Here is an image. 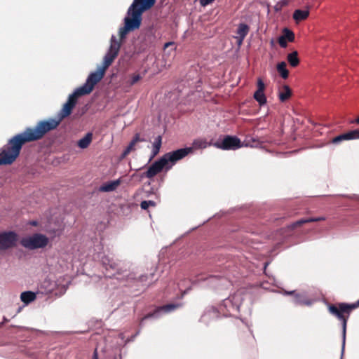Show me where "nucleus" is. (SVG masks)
<instances>
[{"instance_id":"obj_29","label":"nucleus","mask_w":359,"mask_h":359,"mask_svg":"<svg viewBox=\"0 0 359 359\" xmlns=\"http://www.w3.org/2000/svg\"><path fill=\"white\" fill-rule=\"evenodd\" d=\"M288 4L287 0H281L276 3V4L274 6V10L276 11H280L283 7L286 6Z\"/></svg>"},{"instance_id":"obj_37","label":"nucleus","mask_w":359,"mask_h":359,"mask_svg":"<svg viewBox=\"0 0 359 359\" xmlns=\"http://www.w3.org/2000/svg\"><path fill=\"white\" fill-rule=\"evenodd\" d=\"M173 44H174V43H173V42H167V43H165V45H164V48H168V47H169L170 46H172V45H173Z\"/></svg>"},{"instance_id":"obj_22","label":"nucleus","mask_w":359,"mask_h":359,"mask_svg":"<svg viewBox=\"0 0 359 359\" xmlns=\"http://www.w3.org/2000/svg\"><path fill=\"white\" fill-rule=\"evenodd\" d=\"M309 15V10H295L293 13V18L296 22L306 20Z\"/></svg>"},{"instance_id":"obj_42","label":"nucleus","mask_w":359,"mask_h":359,"mask_svg":"<svg viewBox=\"0 0 359 359\" xmlns=\"http://www.w3.org/2000/svg\"><path fill=\"white\" fill-rule=\"evenodd\" d=\"M153 276H154V274H153V273H151L149 276L152 278V277H153Z\"/></svg>"},{"instance_id":"obj_39","label":"nucleus","mask_w":359,"mask_h":359,"mask_svg":"<svg viewBox=\"0 0 359 359\" xmlns=\"http://www.w3.org/2000/svg\"><path fill=\"white\" fill-rule=\"evenodd\" d=\"M352 123L359 124V116L357 118H355L353 121H352Z\"/></svg>"},{"instance_id":"obj_21","label":"nucleus","mask_w":359,"mask_h":359,"mask_svg":"<svg viewBox=\"0 0 359 359\" xmlns=\"http://www.w3.org/2000/svg\"><path fill=\"white\" fill-rule=\"evenodd\" d=\"M292 96V90L287 85H284L283 90L278 93V98L280 102H284L289 100Z\"/></svg>"},{"instance_id":"obj_12","label":"nucleus","mask_w":359,"mask_h":359,"mask_svg":"<svg viewBox=\"0 0 359 359\" xmlns=\"http://www.w3.org/2000/svg\"><path fill=\"white\" fill-rule=\"evenodd\" d=\"M257 86V89L255 92L253 97L259 105L262 106L266 103V97L264 94L265 84L262 79H258Z\"/></svg>"},{"instance_id":"obj_41","label":"nucleus","mask_w":359,"mask_h":359,"mask_svg":"<svg viewBox=\"0 0 359 359\" xmlns=\"http://www.w3.org/2000/svg\"><path fill=\"white\" fill-rule=\"evenodd\" d=\"M32 225H34V226H36V222H33L32 223Z\"/></svg>"},{"instance_id":"obj_10","label":"nucleus","mask_w":359,"mask_h":359,"mask_svg":"<svg viewBox=\"0 0 359 359\" xmlns=\"http://www.w3.org/2000/svg\"><path fill=\"white\" fill-rule=\"evenodd\" d=\"M216 147L223 150H235L242 147L241 140L236 136L226 135L221 142H217Z\"/></svg>"},{"instance_id":"obj_9","label":"nucleus","mask_w":359,"mask_h":359,"mask_svg":"<svg viewBox=\"0 0 359 359\" xmlns=\"http://www.w3.org/2000/svg\"><path fill=\"white\" fill-rule=\"evenodd\" d=\"M171 168V165H168L166 163V160L163 158V156L159 158L158 161L153 163L147 169L146 172H144L141 174V178H149L151 179L158 173H160L163 168H165L166 170H169Z\"/></svg>"},{"instance_id":"obj_16","label":"nucleus","mask_w":359,"mask_h":359,"mask_svg":"<svg viewBox=\"0 0 359 359\" xmlns=\"http://www.w3.org/2000/svg\"><path fill=\"white\" fill-rule=\"evenodd\" d=\"M250 27L248 25L244 23L239 24L236 32L237 36H236L238 46H241L243 43V40L248 35Z\"/></svg>"},{"instance_id":"obj_26","label":"nucleus","mask_w":359,"mask_h":359,"mask_svg":"<svg viewBox=\"0 0 359 359\" xmlns=\"http://www.w3.org/2000/svg\"><path fill=\"white\" fill-rule=\"evenodd\" d=\"M287 65L285 62H281L277 65V71L284 79L288 78L289 72L286 68Z\"/></svg>"},{"instance_id":"obj_20","label":"nucleus","mask_w":359,"mask_h":359,"mask_svg":"<svg viewBox=\"0 0 359 359\" xmlns=\"http://www.w3.org/2000/svg\"><path fill=\"white\" fill-rule=\"evenodd\" d=\"M144 141V139H141L140 137V135L139 134H136L133 139L132 140V141L130 142V143L129 144V145L126 147V149L124 150V151L123 152V157H126V156H128L130 151L135 150V146L136 145V144L139 142H143Z\"/></svg>"},{"instance_id":"obj_4","label":"nucleus","mask_w":359,"mask_h":359,"mask_svg":"<svg viewBox=\"0 0 359 359\" xmlns=\"http://www.w3.org/2000/svg\"><path fill=\"white\" fill-rule=\"evenodd\" d=\"M359 307V300L353 304L337 303L328 304L327 310L333 316L341 323L342 326V351L346 342L347 322L353 310Z\"/></svg>"},{"instance_id":"obj_32","label":"nucleus","mask_w":359,"mask_h":359,"mask_svg":"<svg viewBox=\"0 0 359 359\" xmlns=\"http://www.w3.org/2000/svg\"><path fill=\"white\" fill-rule=\"evenodd\" d=\"M278 43L279 45L282 47V48H286L287 47V40L282 36H280L278 39Z\"/></svg>"},{"instance_id":"obj_25","label":"nucleus","mask_w":359,"mask_h":359,"mask_svg":"<svg viewBox=\"0 0 359 359\" xmlns=\"http://www.w3.org/2000/svg\"><path fill=\"white\" fill-rule=\"evenodd\" d=\"M287 62L292 67H296L299 64V59L298 57L297 51H293L291 53H289L287 56Z\"/></svg>"},{"instance_id":"obj_19","label":"nucleus","mask_w":359,"mask_h":359,"mask_svg":"<svg viewBox=\"0 0 359 359\" xmlns=\"http://www.w3.org/2000/svg\"><path fill=\"white\" fill-rule=\"evenodd\" d=\"M120 184V180L109 182L107 183L102 184L100 188V191L103 192H109L114 191L119 186Z\"/></svg>"},{"instance_id":"obj_6","label":"nucleus","mask_w":359,"mask_h":359,"mask_svg":"<svg viewBox=\"0 0 359 359\" xmlns=\"http://www.w3.org/2000/svg\"><path fill=\"white\" fill-rule=\"evenodd\" d=\"M48 241V238L46 235L36 233L22 238L20 243L26 249L36 250L46 247Z\"/></svg>"},{"instance_id":"obj_3","label":"nucleus","mask_w":359,"mask_h":359,"mask_svg":"<svg viewBox=\"0 0 359 359\" xmlns=\"http://www.w3.org/2000/svg\"><path fill=\"white\" fill-rule=\"evenodd\" d=\"M29 142L20 133L11 138L0 152V165H11L19 156L23 144Z\"/></svg>"},{"instance_id":"obj_5","label":"nucleus","mask_w":359,"mask_h":359,"mask_svg":"<svg viewBox=\"0 0 359 359\" xmlns=\"http://www.w3.org/2000/svg\"><path fill=\"white\" fill-rule=\"evenodd\" d=\"M105 72L106 70L99 66L95 72L89 74L84 85L76 90L83 95L90 93L95 86L102 79Z\"/></svg>"},{"instance_id":"obj_14","label":"nucleus","mask_w":359,"mask_h":359,"mask_svg":"<svg viewBox=\"0 0 359 359\" xmlns=\"http://www.w3.org/2000/svg\"><path fill=\"white\" fill-rule=\"evenodd\" d=\"M359 139V130H353L348 133L341 134L332 140L333 144H339L344 140Z\"/></svg>"},{"instance_id":"obj_28","label":"nucleus","mask_w":359,"mask_h":359,"mask_svg":"<svg viewBox=\"0 0 359 359\" xmlns=\"http://www.w3.org/2000/svg\"><path fill=\"white\" fill-rule=\"evenodd\" d=\"M130 80L128 81L130 86H132L140 81L142 76L140 74H133L130 76Z\"/></svg>"},{"instance_id":"obj_33","label":"nucleus","mask_w":359,"mask_h":359,"mask_svg":"<svg viewBox=\"0 0 359 359\" xmlns=\"http://www.w3.org/2000/svg\"><path fill=\"white\" fill-rule=\"evenodd\" d=\"M193 146L195 148H205L206 147L205 142L203 141H196Z\"/></svg>"},{"instance_id":"obj_34","label":"nucleus","mask_w":359,"mask_h":359,"mask_svg":"<svg viewBox=\"0 0 359 359\" xmlns=\"http://www.w3.org/2000/svg\"><path fill=\"white\" fill-rule=\"evenodd\" d=\"M149 279V276H147V275H142L139 277L138 278V281L141 282L143 283V285H146V282Z\"/></svg>"},{"instance_id":"obj_36","label":"nucleus","mask_w":359,"mask_h":359,"mask_svg":"<svg viewBox=\"0 0 359 359\" xmlns=\"http://www.w3.org/2000/svg\"><path fill=\"white\" fill-rule=\"evenodd\" d=\"M215 0H200V4L202 6H206L212 3Z\"/></svg>"},{"instance_id":"obj_17","label":"nucleus","mask_w":359,"mask_h":359,"mask_svg":"<svg viewBox=\"0 0 359 359\" xmlns=\"http://www.w3.org/2000/svg\"><path fill=\"white\" fill-rule=\"evenodd\" d=\"M241 345L243 348H248L253 345L255 339L248 331L242 332L239 335Z\"/></svg>"},{"instance_id":"obj_1","label":"nucleus","mask_w":359,"mask_h":359,"mask_svg":"<svg viewBox=\"0 0 359 359\" xmlns=\"http://www.w3.org/2000/svg\"><path fill=\"white\" fill-rule=\"evenodd\" d=\"M82 95L76 90L69 95L67 101L64 104L58 114L57 120L49 118L48 120L40 121L35 127H28L22 133L29 142L41 140L48 132L55 129L65 118L71 114L77 103L78 98Z\"/></svg>"},{"instance_id":"obj_7","label":"nucleus","mask_w":359,"mask_h":359,"mask_svg":"<svg viewBox=\"0 0 359 359\" xmlns=\"http://www.w3.org/2000/svg\"><path fill=\"white\" fill-rule=\"evenodd\" d=\"M121 48V42L117 40L116 36H112L111 38L110 47L104 55L103 59V63L100 66L105 70L112 64L114 60L118 56Z\"/></svg>"},{"instance_id":"obj_18","label":"nucleus","mask_w":359,"mask_h":359,"mask_svg":"<svg viewBox=\"0 0 359 359\" xmlns=\"http://www.w3.org/2000/svg\"><path fill=\"white\" fill-rule=\"evenodd\" d=\"M323 220H325V217H309L306 219H302L295 222H293L288 227L290 229H294L297 227L301 226L304 224H306V223H309V222H320V221H323Z\"/></svg>"},{"instance_id":"obj_24","label":"nucleus","mask_w":359,"mask_h":359,"mask_svg":"<svg viewBox=\"0 0 359 359\" xmlns=\"http://www.w3.org/2000/svg\"><path fill=\"white\" fill-rule=\"evenodd\" d=\"M36 294L32 291L23 292L20 294V299L25 304H28L36 299Z\"/></svg>"},{"instance_id":"obj_30","label":"nucleus","mask_w":359,"mask_h":359,"mask_svg":"<svg viewBox=\"0 0 359 359\" xmlns=\"http://www.w3.org/2000/svg\"><path fill=\"white\" fill-rule=\"evenodd\" d=\"M156 203L153 201H143L140 203V207L143 210H147L149 206L154 207Z\"/></svg>"},{"instance_id":"obj_38","label":"nucleus","mask_w":359,"mask_h":359,"mask_svg":"<svg viewBox=\"0 0 359 359\" xmlns=\"http://www.w3.org/2000/svg\"><path fill=\"white\" fill-rule=\"evenodd\" d=\"M93 359H98L97 353L96 350L95 351V352L93 353Z\"/></svg>"},{"instance_id":"obj_31","label":"nucleus","mask_w":359,"mask_h":359,"mask_svg":"<svg viewBox=\"0 0 359 359\" xmlns=\"http://www.w3.org/2000/svg\"><path fill=\"white\" fill-rule=\"evenodd\" d=\"M162 144V137L161 135H158L154 140L153 143V147H156L161 149Z\"/></svg>"},{"instance_id":"obj_40","label":"nucleus","mask_w":359,"mask_h":359,"mask_svg":"<svg viewBox=\"0 0 359 359\" xmlns=\"http://www.w3.org/2000/svg\"><path fill=\"white\" fill-rule=\"evenodd\" d=\"M149 38H151V39H155L154 35V34H151L150 36H149Z\"/></svg>"},{"instance_id":"obj_13","label":"nucleus","mask_w":359,"mask_h":359,"mask_svg":"<svg viewBox=\"0 0 359 359\" xmlns=\"http://www.w3.org/2000/svg\"><path fill=\"white\" fill-rule=\"evenodd\" d=\"M102 263L107 270L112 269L116 271L117 274H121L123 271V268L120 266V263L107 256L102 258Z\"/></svg>"},{"instance_id":"obj_8","label":"nucleus","mask_w":359,"mask_h":359,"mask_svg":"<svg viewBox=\"0 0 359 359\" xmlns=\"http://www.w3.org/2000/svg\"><path fill=\"white\" fill-rule=\"evenodd\" d=\"M19 236L13 231L0 232V250L5 251L17 246Z\"/></svg>"},{"instance_id":"obj_35","label":"nucleus","mask_w":359,"mask_h":359,"mask_svg":"<svg viewBox=\"0 0 359 359\" xmlns=\"http://www.w3.org/2000/svg\"><path fill=\"white\" fill-rule=\"evenodd\" d=\"M159 151H160V149L159 148L153 147V149H152V154H151L150 160L152 159L153 158H154L159 153Z\"/></svg>"},{"instance_id":"obj_2","label":"nucleus","mask_w":359,"mask_h":359,"mask_svg":"<svg viewBox=\"0 0 359 359\" xmlns=\"http://www.w3.org/2000/svg\"><path fill=\"white\" fill-rule=\"evenodd\" d=\"M156 0H134L129 7L127 16L124 18V26L118 30L120 39L123 40L132 31L138 29L142 24V13L150 9Z\"/></svg>"},{"instance_id":"obj_27","label":"nucleus","mask_w":359,"mask_h":359,"mask_svg":"<svg viewBox=\"0 0 359 359\" xmlns=\"http://www.w3.org/2000/svg\"><path fill=\"white\" fill-rule=\"evenodd\" d=\"M283 36L287 41L292 42L294 40V34L292 31L287 28H285L283 31V34L281 35Z\"/></svg>"},{"instance_id":"obj_43","label":"nucleus","mask_w":359,"mask_h":359,"mask_svg":"<svg viewBox=\"0 0 359 359\" xmlns=\"http://www.w3.org/2000/svg\"><path fill=\"white\" fill-rule=\"evenodd\" d=\"M4 321H8V320L6 318H4Z\"/></svg>"},{"instance_id":"obj_11","label":"nucleus","mask_w":359,"mask_h":359,"mask_svg":"<svg viewBox=\"0 0 359 359\" xmlns=\"http://www.w3.org/2000/svg\"><path fill=\"white\" fill-rule=\"evenodd\" d=\"M191 148L180 149L171 152L166 153L163 156V158L166 160V163L168 165L169 163L172 164L175 163L177 161L184 158L190 151Z\"/></svg>"},{"instance_id":"obj_23","label":"nucleus","mask_w":359,"mask_h":359,"mask_svg":"<svg viewBox=\"0 0 359 359\" xmlns=\"http://www.w3.org/2000/svg\"><path fill=\"white\" fill-rule=\"evenodd\" d=\"M93 140V134L88 133L83 138L79 140L77 145L81 149L87 148L91 143Z\"/></svg>"},{"instance_id":"obj_15","label":"nucleus","mask_w":359,"mask_h":359,"mask_svg":"<svg viewBox=\"0 0 359 359\" xmlns=\"http://www.w3.org/2000/svg\"><path fill=\"white\" fill-rule=\"evenodd\" d=\"M182 306V304H180V303L168 304L164 305V306L158 308L157 310L154 311L153 313H148L144 317H143L141 319L140 323L142 324L143 323V321L147 318L155 316L157 314V313L160 311H163L165 312H170L172 311H174V310L181 307Z\"/></svg>"}]
</instances>
